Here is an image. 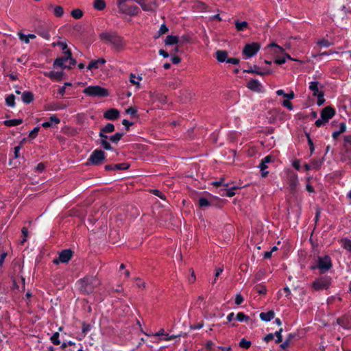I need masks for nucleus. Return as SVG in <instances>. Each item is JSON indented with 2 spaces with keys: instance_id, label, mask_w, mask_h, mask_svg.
Returning <instances> with one entry per match:
<instances>
[{
  "instance_id": "obj_1",
  "label": "nucleus",
  "mask_w": 351,
  "mask_h": 351,
  "mask_svg": "<svg viewBox=\"0 0 351 351\" xmlns=\"http://www.w3.org/2000/svg\"><path fill=\"white\" fill-rule=\"evenodd\" d=\"M100 38L104 43L111 45L116 51H120L124 49V39L114 32H103Z\"/></svg>"
},
{
  "instance_id": "obj_2",
  "label": "nucleus",
  "mask_w": 351,
  "mask_h": 351,
  "mask_svg": "<svg viewBox=\"0 0 351 351\" xmlns=\"http://www.w3.org/2000/svg\"><path fill=\"white\" fill-rule=\"evenodd\" d=\"M58 45L62 47L64 56L61 58L56 59L53 63V66L65 69L71 68V66L75 65L76 62L71 58V53L69 49H67L66 44L60 42Z\"/></svg>"
},
{
  "instance_id": "obj_3",
  "label": "nucleus",
  "mask_w": 351,
  "mask_h": 351,
  "mask_svg": "<svg viewBox=\"0 0 351 351\" xmlns=\"http://www.w3.org/2000/svg\"><path fill=\"white\" fill-rule=\"evenodd\" d=\"M99 284V280L95 277H86L78 281L80 290L87 293L91 292Z\"/></svg>"
},
{
  "instance_id": "obj_4",
  "label": "nucleus",
  "mask_w": 351,
  "mask_h": 351,
  "mask_svg": "<svg viewBox=\"0 0 351 351\" xmlns=\"http://www.w3.org/2000/svg\"><path fill=\"white\" fill-rule=\"evenodd\" d=\"M331 267L332 262L328 256H319L315 263L311 266L312 269H318L320 273H324Z\"/></svg>"
},
{
  "instance_id": "obj_5",
  "label": "nucleus",
  "mask_w": 351,
  "mask_h": 351,
  "mask_svg": "<svg viewBox=\"0 0 351 351\" xmlns=\"http://www.w3.org/2000/svg\"><path fill=\"white\" fill-rule=\"evenodd\" d=\"M83 93L90 97H106L108 95V90L99 86H89L83 90Z\"/></svg>"
},
{
  "instance_id": "obj_6",
  "label": "nucleus",
  "mask_w": 351,
  "mask_h": 351,
  "mask_svg": "<svg viewBox=\"0 0 351 351\" xmlns=\"http://www.w3.org/2000/svg\"><path fill=\"white\" fill-rule=\"evenodd\" d=\"M332 283V278L325 276L315 279L312 287L315 291L327 290Z\"/></svg>"
},
{
  "instance_id": "obj_7",
  "label": "nucleus",
  "mask_w": 351,
  "mask_h": 351,
  "mask_svg": "<svg viewBox=\"0 0 351 351\" xmlns=\"http://www.w3.org/2000/svg\"><path fill=\"white\" fill-rule=\"evenodd\" d=\"M309 89L314 96L317 97V105L322 106L325 101L322 86L317 82H311L309 84Z\"/></svg>"
},
{
  "instance_id": "obj_8",
  "label": "nucleus",
  "mask_w": 351,
  "mask_h": 351,
  "mask_svg": "<svg viewBox=\"0 0 351 351\" xmlns=\"http://www.w3.org/2000/svg\"><path fill=\"white\" fill-rule=\"evenodd\" d=\"M265 49L271 56L275 58V59L282 55H285L287 57V59L293 60L288 53L285 52V49L282 47L275 43L268 45Z\"/></svg>"
},
{
  "instance_id": "obj_9",
  "label": "nucleus",
  "mask_w": 351,
  "mask_h": 351,
  "mask_svg": "<svg viewBox=\"0 0 351 351\" xmlns=\"http://www.w3.org/2000/svg\"><path fill=\"white\" fill-rule=\"evenodd\" d=\"M261 48V45L258 43H248L245 45L243 49V54L245 58H250L254 56Z\"/></svg>"
},
{
  "instance_id": "obj_10",
  "label": "nucleus",
  "mask_w": 351,
  "mask_h": 351,
  "mask_svg": "<svg viewBox=\"0 0 351 351\" xmlns=\"http://www.w3.org/2000/svg\"><path fill=\"white\" fill-rule=\"evenodd\" d=\"M105 158V154L101 150H95L90 156L92 164L98 165Z\"/></svg>"
},
{
  "instance_id": "obj_11",
  "label": "nucleus",
  "mask_w": 351,
  "mask_h": 351,
  "mask_svg": "<svg viewBox=\"0 0 351 351\" xmlns=\"http://www.w3.org/2000/svg\"><path fill=\"white\" fill-rule=\"evenodd\" d=\"M72 256V252L69 250H65L61 252L58 259H54L53 263L58 264L59 263H67Z\"/></svg>"
},
{
  "instance_id": "obj_12",
  "label": "nucleus",
  "mask_w": 351,
  "mask_h": 351,
  "mask_svg": "<svg viewBox=\"0 0 351 351\" xmlns=\"http://www.w3.org/2000/svg\"><path fill=\"white\" fill-rule=\"evenodd\" d=\"M135 1L140 5L145 11H152L157 6L154 1H147L146 0H135Z\"/></svg>"
},
{
  "instance_id": "obj_13",
  "label": "nucleus",
  "mask_w": 351,
  "mask_h": 351,
  "mask_svg": "<svg viewBox=\"0 0 351 351\" xmlns=\"http://www.w3.org/2000/svg\"><path fill=\"white\" fill-rule=\"evenodd\" d=\"M247 87L252 91L261 93L263 91V87L258 80H251L248 82Z\"/></svg>"
},
{
  "instance_id": "obj_14",
  "label": "nucleus",
  "mask_w": 351,
  "mask_h": 351,
  "mask_svg": "<svg viewBox=\"0 0 351 351\" xmlns=\"http://www.w3.org/2000/svg\"><path fill=\"white\" fill-rule=\"evenodd\" d=\"M128 0H117V5L121 12L125 14H130V15H134L137 14L138 12V8L134 7V11L132 12H128V6L125 5V3Z\"/></svg>"
},
{
  "instance_id": "obj_15",
  "label": "nucleus",
  "mask_w": 351,
  "mask_h": 351,
  "mask_svg": "<svg viewBox=\"0 0 351 351\" xmlns=\"http://www.w3.org/2000/svg\"><path fill=\"white\" fill-rule=\"evenodd\" d=\"M335 111L331 107H326L321 113V117L327 122L335 115Z\"/></svg>"
},
{
  "instance_id": "obj_16",
  "label": "nucleus",
  "mask_w": 351,
  "mask_h": 351,
  "mask_svg": "<svg viewBox=\"0 0 351 351\" xmlns=\"http://www.w3.org/2000/svg\"><path fill=\"white\" fill-rule=\"evenodd\" d=\"M213 203V197L208 195V197H202L199 199L198 204L201 208H206L210 206Z\"/></svg>"
},
{
  "instance_id": "obj_17",
  "label": "nucleus",
  "mask_w": 351,
  "mask_h": 351,
  "mask_svg": "<svg viewBox=\"0 0 351 351\" xmlns=\"http://www.w3.org/2000/svg\"><path fill=\"white\" fill-rule=\"evenodd\" d=\"M119 116V112L118 110L112 108L107 110L104 117L108 120H114L117 119Z\"/></svg>"
},
{
  "instance_id": "obj_18",
  "label": "nucleus",
  "mask_w": 351,
  "mask_h": 351,
  "mask_svg": "<svg viewBox=\"0 0 351 351\" xmlns=\"http://www.w3.org/2000/svg\"><path fill=\"white\" fill-rule=\"evenodd\" d=\"M106 63V60L100 58L97 60H91L87 66V69L93 71L99 68L100 65H103Z\"/></svg>"
},
{
  "instance_id": "obj_19",
  "label": "nucleus",
  "mask_w": 351,
  "mask_h": 351,
  "mask_svg": "<svg viewBox=\"0 0 351 351\" xmlns=\"http://www.w3.org/2000/svg\"><path fill=\"white\" fill-rule=\"evenodd\" d=\"M60 119L56 115L53 114L49 117V121H45L42 123V126L44 128H50L54 125L60 123Z\"/></svg>"
},
{
  "instance_id": "obj_20",
  "label": "nucleus",
  "mask_w": 351,
  "mask_h": 351,
  "mask_svg": "<svg viewBox=\"0 0 351 351\" xmlns=\"http://www.w3.org/2000/svg\"><path fill=\"white\" fill-rule=\"evenodd\" d=\"M44 75L53 80L59 81L62 79L63 75L62 71H49L45 72Z\"/></svg>"
},
{
  "instance_id": "obj_21",
  "label": "nucleus",
  "mask_w": 351,
  "mask_h": 351,
  "mask_svg": "<svg viewBox=\"0 0 351 351\" xmlns=\"http://www.w3.org/2000/svg\"><path fill=\"white\" fill-rule=\"evenodd\" d=\"M48 8L49 9L52 10L53 14L56 17H61L64 14V9L60 5H53L52 4H50L49 5Z\"/></svg>"
},
{
  "instance_id": "obj_22",
  "label": "nucleus",
  "mask_w": 351,
  "mask_h": 351,
  "mask_svg": "<svg viewBox=\"0 0 351 351\" xmlns=\"http://www.w3.org/2000/svg\"><path fill=\"white\" fill-rule=\"evenodd\" d=\"M142 80L143 77L141 75H136L132 73L130 74V82L136 86L138 88L141 86V82Z\"/></svg>"
},
{
  "instance_id": "obj_23",
  "label": "nucleus",
  "mask_w": 351,
  "mask_h": 351,
  "mask_svg": "<svg viewBox=\"0 0 351 351\" xmlns=\"http://www.w3.org/2000/svg\"><path fill=\"white\" fill-rule=\"evenodd\" d=\"M217 60L220 62H226L228 58V53L223 50H218L215 53Z\"/></svg>"
},
{
  "instance_id": "obj_24",
  "label": "nucleus",
  "mask_w": 351,
  "mask_h": 351,
  "mask_svg": "<svg viewBox=\"0 0 351 351\" xmlns=\"http://www.w3.org/2000/svg\"><path fill=\"white\" fill-rule=\"evenodd\" d=\"M275 313L273 311H269L268 312H263L260 314V318L262 321L269 322L274 317Z\"/></svg>"
},
{
  "instance_id": "obj_25",
  "label": "nucleus",
  "mask_w": 351,
  "mask_h": 351,
  "mask_svg": "<svg viewBox=\"0 0 351 351\" xmlns=\"http://www.w3.org/2000/svg\"><path fill=\"white\" fill-rule=\"evenodd\" d=\"M104 132H100L99 136L101 138V143L103 147L106 149H111L112 147L110 143L107 141L108 136L104 134Z\"/></svg>"
},
{
  "instance_id": "obj_26",
  "label": "nucleus",
  "mask_w": 351,
  "mask_h": 351,
  "mask_svg": "<svg viewBox=\"0 0 351 351\" xmlns=\"http://www.w3.org/2000/svg\"><path fill=\"white\" fill-rule=\"evenodd\" d=\"M178 42H179L178 37L176 36H173V35L167 36L165 39V45H175V44H177Z\"/></svg>"
},
{
  "instance_id": "obj_27",
  "label": "nucleus",
  "mask_w": 351,
  "mask_h": 351,
  "mask_svg": "<svg viewBox=\"0 0 351 351\" xmlns=\"http://www.w3.org/2000/svg\"><path fill=\"white\" fill-rule=\"evenodd\" d=\"M272 161V157L271 156H267L264 157L261 164L259 165V167L261 169H266L267 168V164Z\"/></svg>"
},
{
  "instance_id": "obj_28",
  "label": "nucleus",
  "mask_w": 351,
  "mask_h": 351,
  "mask_svg": "<svg viewBox=\"0 0 351 351\" xmlns=\"http://www.w3.org/2000/svg\"><path fill=\"white\" fill-rule=\"evenodd\" d=\"M23 120L21 119H10V120H5L3 123L5 125L8 127H12V126H16L21 123H22Z\"/></svg>"
},
{
  "instance_id": "obj_29",
  "label": "nucleus",
  "mask_w": 351,
  "mask_h": 351,
  "mask_svg": "<svg viewBox=\"0 0 351 351\" xmlns=\"http://www.w3.org/2000/svg\"><path fill=\"white\" fill-rule=\"evenodd\" d=\"M34 96L32 93L26 91L22 95V100L24 103L29 104L33 100Z\"/></svg>"
},
{
  "instance_id": "obj_30",
  "label": "nucleus",
  "mask_w": 351,
  "mask_h": 351,
  "mask_svg": "<svg viewBox=\"0 0 351 351\" xmlns=\"http://www.w3.org/2000/svg\"><path fill=\"white\" fill-rule=\"evenodd\" d=\"M164 336L161 339L165 341H169L173 339L172 337H169L167 334L165 333V330L163 329L160 330L158 332L153 334L152 336L158 337V336Z\"/></svg>"
},
{
  "instance_id": "obj_31",
  "label": "nucleus",
  "mask_w": 351,
  "mask_h": 351,
  "mask_svg": "<svg viewBox=\"0 0 351 351\" xmlns=\"http://www.w3.org/2000/svg\"><path fill=\"white\" fill-rule=\"evenodd\" d=\"M343 146L346 151H351V135L344 136Z\"/></svg>"
},
{
  "instance_id": "obj_32",
  "label": "nucleus",
  "mask_w": 351,
  "mask_h": 351,
  "mask_svg": "<svg viewBox=\"0 0 351 351\" xmlns=\"http://www.w3.org/2000/svg\"><path fill=\"white\" fill-rule=\"evenodd\" d=\"M106 6V3L104 0H95L94 2V8L99 10H102Z\"/></svg>"
},
{
  "instance_id": "obj_33",
  "label": "nucleus",
  "mask_w": 351,
  "mask_h": 351,
  "mask_svg": "<svg viewBox=\"0 0 351 351\" xmlns=\"http://www.w3.org/2000/svg\"><path fill=\"white\" fill-rule=\"evenodd\" d=\"M341 246L343 247V248H345L348 251L351 252V241L350 240L346 239H341Z\"/></svg>"
},
{
  "instance_id": "obj_34",
  "label": "nucleus",
  "mask_w": 351,
  "mask_h": 351,
  "mask_svg": "<svg viewBox=\"0 0 351 351\" xmlns=\"http://www.w3.org/2000/svg\"><path fill=\"white\" fill-rule=\"evenodd\" d=\"M83 15V12L80 9H75L71 11V16L75 19H80Z\"/></svg>"
},
{
  "instance_id": "obj_35",
  "label": "nucleus",
  "mask_w": 351,
  "mask_h": 351,
  "mask_svg": "<svg viewBox=\"0 0 351 351\" xmlns=\"http://www.w3.org/2000/svg\"><path fill=\"white\" fill-rule=\"evenodd\" d=\"M236 28L238 31H242L247 26V23L245 21H236L235 22Z\"/></svg>"
},
{
  "instance_id": "obj_36",
  "label": "nucleus",
  "mask_w": 351,
  "mask_h": 351,
  "mask_svg": "<svg viewBox=\"0 0 351 351\" xmlns=\"http://www.w3.org/2000/svg\"><path fill=\"white\" fill-rule=\"evenodd\" d=\"M114 130V126L112 123L106 124L101 130L102 132H112Z\"/></svg>"
},
{
  "instance_id": "obj_37",
  "label": "nucleus",
  "mask_w": 351,
  "mask_h": 351,
  "mask_svg": "<svg viewBox=\"0 0 351 351\" xmlns=\"http://www.w3.org/2000/svg\"><path fill=\"white\" fill-rule=\"evenodd\" d=\"M14 99H15L14 95H8L5 99L6 104L9 106L14 107V104H15Z\"/></svg>"
},
{
  "instance_id": "obj_38",
  "label": "nucleus",
  "mask_w": 351,
  "mask_h": 351,
  "mask_svg": "<svg viewBox=\"0 0 351 351\" xmlns=\"http://www.w3.org/2000/svg\"><path fill=\"white\" fill-rule=\"evenodd\" d=\"M245 73H255L256 75H261V76H263V73H261V71H259L258 69H257V66H255L254 69L252 68H250L249 69H246V70H244L243 71Z\"/></svg>"
},
{
  "instance_id": "obj_39",
  "label": "nucleus",
  "mask_w": 351,
  "mask_h": 351,
  "mask_svg": "<svg viewBox=\"0 0 351 351\" xmlns=\"http://www.w3.org/2000/svg\"><path fill=\"white\" fill-rule=\"evenodd\" d=\"M237 319L239 320V322H247L249 320V317L246 315H245L243 313H237Z\"/></svg>"
},
{
  "instance_id": "obj_40",
  "label": "nucleus",
  "mask_w": 351,
  "mask_h": 351,
  "mask_svg": "<svg viewBox=\"0 0 351 351\" xmlns=\"http://www.w3.org/2000/svg\"><path fill=\"white\" fill-rule=\"evenodd\" d=\"M59 333L56 332L51 337L50 339L53 344L59 345L60 343V341L59 340Z\"/></svg>"
},
{
  "instance_id": "obj_41",
  "label": "nucleus",
  "mask_w": 351,
  "mask_h": 351,
  "mask_svg": "<svg viewBox=\"0 0 351 351\" xmlns=\"http://www.w3.org/2000/svg\"><path fill=\"white\" fill-rule=\"evenodd\" d=\"M235 188L229 189L228 190H225L222 193H221V195H226L228 197H232L235 195L234 192Z\"/></svg>"
},
{
  "instance_id": "obj_42",
  "label": "nucleus",
  "mask_w": 351,
  "mask_h": 351,
  "mask_svg": "<svg viewBox=\"0 0 351 351\" xmlns=\"http://www.w3.org/2000/svg\"><path fill=\"white\" fill-rule=\"evenodd\" d=\"M287 58V56L285 55H282L278 58H276L274 60V62L278 64H282L286 62V59Z\"/></svg>"
},
{
  "instance_id": "obj_43",
  "label": "nucleus",
  "mask_w": 351,
  "mask_h": 351,
  "mask_svg": "<svg viewBox=\"0 0 351 351\" xmlns=\"http://www.w3.org/2000/svg\"><path fill=\"white\" fill-rule=\"evenodd\" d=\"M122 136V133H116L110 137V140L112 142L116 143L118 142L121 138Z\"/></svg>"
},
{
  "instance_id": "obj_44",
  "label": "nucleus",
  "mask_w": 351,
  "mask_h": 351,
  "mask_svg": "<svg viewBox=\"0 0 351 351\" xmlns=\"http://www.w3.org/2000/svg\"><path fill=\"white\" fill-rule=\"evenodd\" d=\"M289 100L290 99H288L283 100L282 104L283 106L287 108L289 110H292L293 109V106Z\"/></svg>"
},
{
  "instance_id": "obj_45",
  "label": "nucleus",
  "mask_w": 351,
  "mask_h": 351,
  "mask_svg": "<svg viewBox=\"0 0 351 351\" xmlns=\"http://www.w3.org/2000/svg\"><path fill=\"white\" fill-rule=\"evenodd\" d=\"M18 36L19 39L25 43L28 44L29 43V39L27 38V35L23 34L22 32H19Z\"/></svg>"
},
{
  "instance_id": "obj_46",
  "label": "nucleus",
  "mask_w": 351,
  "mask_h": 351,
  "mask_svg": "<svg viewBox=\"0 0 351 351\" xmlns=\"http://www.w3.org/2000/svg\"><path fill=\"white\" fill-rule=\"evenodd\" d=\"M239 345L242 348H250V345H251V342L249 341H247L246 339H242L239 343Z\"/></svg>"
},
{
  "instance_id": "obj_47",
  "label": "nucleus",
  "mask_w": 351,
  "mask_h": 351,
  "mask_svg": "<svg viewBox=\"0 0 351 351\" xmlns=\"http://www.w3.org/2000/svg\"><path fill=\"white\" fill-rule=\"evenodd\" d=\"M168 30L169 29L165 25H164V24L161 25V26L158 30V36L167 33L168 32Z\"/></svg>"
},
{
  "instance_id": "obj_48",
  "label": "nucleus",
  "mask_w": 351,
  "mask_h": 351,
  "mask_svg": "<svg viewBox=\"0 0 351 351\" xmlns=\"http://www.w3.org/2000/svg\"><path fill=\"white\" fill-rule=\"evenodd\" d=\"M39 132V128H34L29 134V136L32 138H34Z\"/></svg>"
},
{
  "instance_id": "obj_49",
  "label": "nucleus",
  "mask_w": 351,
  "mask_h": 351,
  "mask_svg": "<svg viewBox=\"0 0 351 351\" xmlns=\"http://www.w3.org/2000/svg\"><path fill=\"white\" fill-rule=\"evenodd\" d=\"M243 302V298L241 295L237 294L235 298V304L237 305L241 304Z\"/></svg>"
},
{
  "instance_id": "obj_50",
  "label": "nucleus",
  "mask_w": 351,
  "mask_h": 351,
  "mask_svg": "<svg viewBox=\"0 0 351 351\" xmlns=\"http://www.w3.org/2000/svg\"><path fill=\"white\" fill-rule=\"evenodd\" d=\"M136 109L133 107H130L125 110V113L131 115H134L136 113Z\"/></svg>"
},
{
  "instance_id": "obj_51",
  "label": "nucleus",
  "mask_w": 351,
  "mask_h": 351,
  "mask_svg": "<svg viewBox=\"0 0 351 351\" xmlns=\"http://www.w3.org/2000/svg\"><path fill=\"white\" fill-rule=\"evenodd\" d=\"M327 121H325L322 117L320 119H318L316 121H315V125L317 126V127H321L322 125H324Z\"/></svg>"
},
{
  "instance_id": "obj_52",
  "label": "nucleus",
  "mask_w": 351,
  "mask_h": 351,
  "mask_svg": "<svg viewBox=\"0 0 351 351\" xmlns=\"http://www.w3.org/2000/svg\"><path fill=\"white\" fill-rule=\"evenodd\" d=\"M226 62L237 65L239 63V60L237 58H228L226 60Z\"/></svg>"
},
{
  "instance_id": "obj_53",
  "label": "nucleus",
  "mask_w": 351,
  "mask_h": 351,
  "mask_svg": "<svg viewBox=\"0 0 351 351\" xmlns=\"http://www.w3.org/2000/svg\"><path fill=\"white\" fill-rule=\"evenodd\" d=\"M65 108V106H59V105H54L53 106L47 108V110H58L60 109H63Z\"/></svg>"
},
{
  "instance_id": "obj_54",
  "label": "nucleus",
  "mask_w": 351,
  "mask_h": 351,
  "mask_svg": "<svg viewBox=\"0 0 351 351\" xmlns=\"http://www.w3.org/2000/svg\"><path fill=\"white\" fill-rule=\"evenodd\" d=\"M281 332H282V329H280L278 331H276L274 334L277 337V339L276 341V343H280L282 341Z\"/></svg>"
},
{
  "instance_id": "obj_55",
  "label": "nucleus",
  "mask_w": 351,
  "mask_h": 351,
  "mask_svg": "<svg viewBox=\"0 0 351 351\" xmlns=\"http://www.w3.org/2000/svg\"><path fill=\"white\" fill-rule=\"evenodd\" d=\"M128 167V165L125 163H121L115 165V168L117 169H127Z\"/></svg>"
},
{
  "instance_id": "obj_56",
  "label": "nucleus",
  "mask_w": 351,
  "mask_h": 351,
  "mask_svg": "<svg viewBox=\"0 0 351 351\" xmlns=\"http://www.w3.org/2000/svg\"><path fill=\"white\" fill-rule=\"evenodd\" d=\"M223 268L219 267L215 270V280L213 281V283H215L217 278L222 273Z\"/></svg>"
},
{
  "instance_id": "obj_57",
  "label": "nucleus",
  "mask_w": 351,
  "mask_h": 351,
  "mask_svg": "<svg viewBox=\"0 0 351 351\" xmlns=\"http://www.w3.org/2000/svg\"><path fill=\"white\" fill-rule=\"evenodd\" d=\"M136 285L139 288H144L145 287V283L141 279H136Z\"/></svg>"
},
{
  "instance_id": "obj_58",
  "label": "nucleus",
  "mask_w": 351,
  "mask_h": 351,
  "mask_svg": "<svg viewBox=\"0 0 351 351\" xmlns=\"http://www.w3.org/2000/svg\"><path fill=\"white\" fill-rule=\"evenodd\" d=\"M292 165L293 167L297 169V170H300V162L299 160H294L292 163Z\"/></svg>"
},
{
  "instance_id": "obj_59",
  "label": "nucleus",
  "mask_w": 351,
  "mask_h": 351,
  "mask_svg": "<svg viewBox=\"0 0 351 351\" xmlns=\"http://www.w3.org/2000/svg\"><path fill=\"white\" fill-rule=\"evenodd\" d=\"M66 86H71V84L69 83V82H66L64 83V86H62V88H60L59 90V93L61 94V95H63L65 92V89H66Z\"/></svg>"
},
{
  "instance_id": "obj_60",
  "label": "nucleus",
  "mask_w": 351,
  "mask_h": 351,
  "mask_svg": "<svg viewBox=\"0 0 351 351\" xmlns=\"http://www.w3.org/2000/svg\"><path fill=\"white\" fill-rule=\"evenodd\" d=\"M274 335L272 333L268 334L264 337V340L267 342L271 341L274 338Z\"/></svg>"
},
{
  "instance_id": "obj_61",
  "label": "nucleus",
  "mask_w": 351,
  "mask_h": 351,
  "mask_svg": "<svg viewBox=\"0 0 351 351\" xmlns=\"http://www.w3.org/2000/svg\"><path fill=\"white\" fill-rule=\"evenodd\" d=\"M20 150H21V146L20 145L16 146L14 147V157L16 158L19 157V152H20Z\"/></svg>"
},
{
  "instance_id": "obj_62",
  "label": "nucleus",
  "mask_w": 351,
  "mask_h": 351,
  "mask_svg": "<svg viewBox=\"0 0 351 351\" xmlns=\"http://www.w3.org/2000/svg\"><path fill=\"white\" fill-rule=\"evenodd\" d=\"M295 98V94L293 91L291 90L289 93L285 95V99H293Z\"/></svg>"
},
{
  "instance_id": "obj_63",
  "label": "nucleus",
  "mask_w": 351,
  "mask_h": 351,
  "mask_svg": "<svg viewBox=\"0 0 351 351\" xmlns=\"http://www.w3.org/2000/svg\"><path fill=\"white\" fill-rule=\"evenodd\" d=\"M180 60H181V59L177 56H174L171 57V61L173 64H178L180 62Z\"/></svg>"
},
{
  "instance_id": "obj_64",
  "label": "nucleus",
  "mask_w": 351,
  "mask_h": 351,
  "mask_svg": "<svg viewBox=\"0 0 351 351\" xmlns=\"http://www.w3.org/2000/svg\"><path fill=\"white\" fill-rule=\"evenodd\" d=\"M153 193L161 199H165V195L158 190H154Z\"/></svg>"
}]
</instances>
